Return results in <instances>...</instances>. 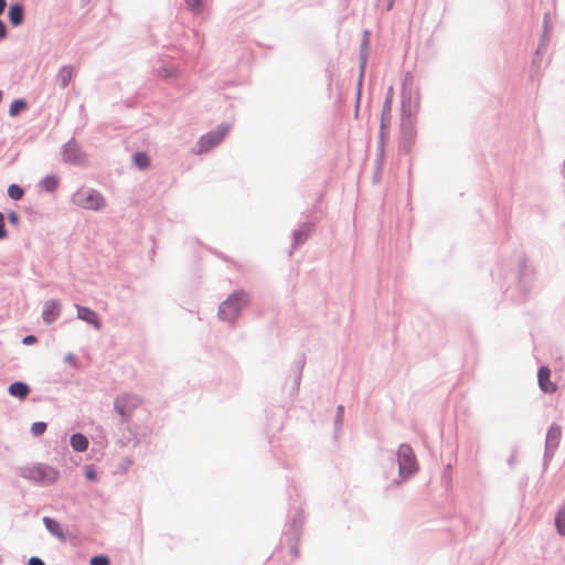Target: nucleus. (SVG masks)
I'll return each instance as SVG.
<instances>
[{"label":"nucleus","instance_id":"de8ad7c7","mask_svg":"<svg viewBox=\"0 0 565 565\" xmlns=\"http://www.w3.org/2000/svg\"><path fill=\"white\" fill-rule=\"evenodd\" d=\"M370 36V31L369 30H364L363 31V39H369Z\"/></svg>","mask_w":565,"mask_h":565},{"label":"nucleus","instance_id":"f8f14e48","mask_svg":"<svg viewBox=\"0 0 565 565\" xmlns=\"http://www.w3.org/2000/svg\"><path fill=\"white\" fill-rule=\"evenodd\" d=\"M402 147L408 151L416 137V127L414 118H401Z\"/></svg>","mask_w":565,"mask_h":565},{"label":"nucleus","instance_id":"ea45409f","mask_svg":"<svg viewBox=\"0 0 565 565\" xmlns=\"http://www.w3.org/2000/svg\"><path fill=\"white\" fill-rule=\"evenodd\" d=\"M8 36L7 24L0 19V41Z\"/></svg>","mask_w":565,"mask_h":565},{"label":"nucleus","instance_id":"79ce46f5","mask_svg":"<svg viewBox=\"0 0 565 565\" xmlns=\"http://www.w3.org/2000/svg\"><path fill=\"white\" fill-rule=\"evenodd\" d=\"M8 237V230L6 227V224H0V241Z\"/></svg>","mask_w":565,"mask_h":565},{"label":"nucleus","instance_id":"6e6552de","mask_svg":"<svg viewBox=\"0 0 565 565\" xmlns=\"http://www.w3.org/2000/svg\"><path fill=\"white\" fill-rule=\"evenodd\" d=\"M230 130L231 125L227 122H222L214 130L202 135L196 143L198 153H204L212 150L224 139Z\"/></svg>","mask_w":565,"mask_h":565},{"label":"nucleus","instance_id":"c9c22d12","mask_svg":"<svg viewBox=\"0 0 565 565\" xmlns=\"http://www.w3.org/2000/svg\"><path fill=\"white\" fill-rule=\"evenodd\" d=\"M84 476L85 478L88 480V481H92V482H96L98 480V475H97V471L95 470L94 466L93 465H87L85 466V472H84Z\"/></svg>","mask_w":565,"mask_h":565},{"label":"nucleus","instance_id":"c756f323","mask_svg":"<svg viewBox=\"0 0 565 565\" xmlns=\"http://www.w3.org/2000/svg\"><path fill=\"white\" fill-rule=\"evenodd\" d=\"M556 531L559 535L565 536V509H559L554 519Z\"/></svg>","mask_w":565,"mask_h":565},{"label":"nucleus","instance_id":"f704fd0d","mask_svg":"<svg viewBox=\"0 0 565 565\" xmlns=\"http://www.w3.org/2000/svg\"><path fill=\"white\" fill-rule=\"evenodd\" d=\"M89 565H110V558L105 554H97L90 557Z\"/></svg>","mask_w":565,"mask_h":565},{"label":"nucleus","instance_id":"cd10ccee","mask_svg":"<svg viewBox=\"0 0 565 565\" xmlns=\"http://www.w3.org/2000/svg\"><path fill=\"white\" fill-rule=\"evenodd\" d=\"M343 418H344V406L338 405L335 409V416L333 422V434L334 438H338L342 426H343Z\"/></svg>","mask_w":565,"mask_h":565},{"label":"nucleus","instance_id":"393cba45","mask_svg":"<svg viewBox=\"0 0 565 565\" xmlns=\"http://www.w3.org/2000/svg\"><path fill=\"white\" fill-rule=\"evenodd\" d=\"M58 184L60 180L55 174H49L39 182V186L47 193H53L58 188Z\"/></svg>","mask_w":565,"mask_h":565},{"label":"nucleus","instance_id":"9b49d317","mask_svg":"<svg viewBox=\"0 0 565 565\" xmlns=\"http://www.w3.org/2000/svg\"><path fill=\"white\" fill-rule=\"evenodd\" d=\"M62 158L65 163L78 164L83 158V151L75 140V138H71L67 142H65L62 147Z\"/></svg>","mask_w":565,"mask_h":565},{"label":"nucleus","instance_id":"c03bdc74","mask_svg":"<svg viewBox=\"0 0 565 565\" xmlns=\"http://www.w3.org/2000/svg\"><path fill=\"white\" fill-rule=\"evenodd\" d=\"M7 7V0H0V15L4 12Z\"/></svg>","mask_w":565,"mask_h":565},{"label":"nucleus","instance_id":"20e7f679","mask_svg":"<svg viewBox=\"0 0 565 565\" xmlns=\"http://www.w3.org/2000/svg\"><path fill=\"white\" fill-rule=\"evenodd\" d=\"M72 201L75 205L92 211H100L106 206L105 198L95 189L81 188L73 194Z\"/></svg>","mask_w":565,"mask_h":565},{"label":"nucleus","instance_id":"f3484780","mask_svg":"<svg viewBox=\"0 0 565 565\" xmlns=\"http://www.w3.org/2000/svg\"><path fill=\"white\" fill-rule=\"evenodd\" d=\"M367 49H369V39H362L361 49H360V76L358 81V93H356V104L359 105L361 97V88L364 76V71L367 62Z\"/></svg>","mask_w":565,"mask_h":565},{"label":"nucleus","instance_id":"8fccbe9b","mask_svg":"<svg viewBox=\"0 0 565 565\" xmlns=\"http://www.w3.org/2000/svg\"><path fill=\"white\" fill-rule=\"evenodd\" d=\"M81 2H82L83 6H86V4H88L90 2V0H81Z\"/></svg>","mask_w":565,"mask_h":565},{"label":"nucleus","instance_id":"dca6fc26","mask_svg":"<svg viewBox=\"0 0 565 565\" xmlns=\"http://www.w3.org/2000/svg\"><path fill=\"white\" fill-rule=\"evenodd\" d=\"M77 309V318L90 326H93L96 330H100L102 321L98 315L90 309L89 307L76 305Z\"/></svg>","mask_w":565,"mask_h":565},{"label":"nucleus","instance_id":"a18cd8bd","mask_svg":"<svg viewBox=\"0 0 565 565\" xmlns=\"http://www.w3.org/2000/svg\"><path fill=\"white\" fill-rule=\"evenodd\" d=\"M0 224H6V216L2 212H0Z\"/></svg>","mask_w":565,"mask_h":565},{"label":"nucleus","instance_id":"09e8293b","mask_svg":"<svg viewBox=\"0 0 565 565\" xmlns=\"http://www.w3.org/2000/svg\"><path fill=\"white\" fill-rule=\"evenodd\" d=\"M508 462H509V465H511V466H512V465H514V462H515L514 457H513V456H512V457H510V458H509V460H508Z\"/></svg>","mask_w":565,"mask_h":565},{"label":"nucleus","instance_id":"423d86ee","mask_svg":"<svg viewBox=\"0 0 565 565\" xmlns=\"http://www.w3.org/2000/svg\"><path fill=\"white\" fill-rule=\"evenodd\" d=\"M516 279V288L519 290V296L516 297L515 301L523 302L527 298L534 280V270L527 264L525 258H521L519 260Z\"/></svg>","mask_w":565,"mask_h":565},{"label":"nucleus","instance_id":"5701e85b","mask_svg":"<svg viewBox=\"0 0 565 565\" xmlns=\"http://www.w3.org/2000/svg\"><path fill=\"white\" fill-rule=\"evenodd\" d=\"M73 76H74V67L73 66H71V65L62 66L56 76L58 86L62 89L66 88L70 85Z\"/></svg>","mask_w":565,"mask_h":565},{"label":"nucleus","instance_id":"ddd939ff","mask_svg":"<svg viewBox=\"0 0 565 565\" xmlns=\"http://www.w3.org/2000/svg\"><path fill=\"white\" fill-rule=\"evenodd\" d=\"M392 119V105H391V98L385 97L382 114H381V121H380V147L383 149L385 139L387 137V131L390 129Z\"/></svg>","mask_w":565,"mask_h":565},{"label":"nucleus","instance_id":"3c124183","mask_svg":"<svg viewBox=\"0 0 565 565\" xmlns=\"http://www.w3.org/2000/svg\"><path fill=\"white\" fill-rule=\"evenodd\" d=\"M386 97H390V98L392 99V87H390V89H388V94H387V96H386Z\"/></svg>","mask_w":565,"mask_h":565},{"label":"nucleus","instance_id":"0eeeda50","mask_svg":"<svg viewBox=\"0 0 565 565\" xmlns=\"http://www.w3.org/2000/svg\"><path fill=\"white\" fill-rule=\"evenodd\" d=\"M420 107L419 89L413 92V87L402 85L401 90V118H414Z\"/></svg>","mask_w":565,"mask_h":565},{"label":"nucleus","instance_id":"bb28decb","mask_svg":"<svg viewBox=\"0 0 565 565\" xmlns=\"http://www.w3.org/2000/svg\"><path fill=\"white\" fill-rule=\"evenodd\" d=\"M550 33H551L550 15H548V13H546L543 19V33L539 41L540 49H547L548 42H550Z\"/></svg>","mask_w":565,"mask_h":565},{"label":"nucleus","instance_id":"49530a36","mask_svg":"<svg viewBox=\"0 0 565 565\" xmlns=\"http://www.w3.org/2000/svg\"><path fill=\"white\" fill-rule=\"evenodd\" d=\"M394 1L390 0L386 4V10H391L393 8Z\"/></svg>","mask_w":565,"mask_h":565},{"label":"nucleus","instance_id":"37998d69","mask_svg":"<svg viewBox=\"0 0 565 565\" xmlns=\"http://www.w3.org/2000/svg\"><path fill=\"white\" fill-rule=\"evenodd\" d=\"M65 361L70 364H75L76 362V356L73 354V353H68L66 356H65Z\"/></svg>","mask_w":565,"mask_h":565},{"label":"nucleus","instance_id":"4468645a","mask_svg":"<svg viewBox=\"0 0 565 565\" xmlns=\"http://www.w3.org/2000/svg\"><path fill=\"white\" fill-rule=\"evenodd\" d=\"M61 309L62 305L60 300L51 299L46 301L42 311V319L44 323L52 324L55 322L61 315Z\"/></svg>","mask_w":565,"mask_h":565},{"label":"nucleus","instance_id":"39448f33","mask_svg":"<svg viewBox=\"0 0 565 565\" xmlns=\"http://www.w3.org/2000/svg\"><path fill=\"white\" fill-rule=\"evenodd\" d=\"M398 473L403 479H408L418 470L417 460L412 447L408 444H401L397 452Z\"/></svg>","mask_w":565,"mask_h":565},{"label":"nucleus","instance_id":"7ed1b4c3","mask_svg":"<svg viewBox=\"0 0 565 565\" xmlns=\"http://www.w3.org/2000/svg\"><path fill=\"white\" fill-rule=\"evenodd\" d=\"M19 475L23 479L30 480L41 487L55 483L60 477L58 470L46 463H35L21 467L19 469Z\"/></svg>","mask_w":565,"mask_h":565},{"label":"nucleus","instance_id":"4c0bfd02","mask_svg":"<svg viewBox=\"0 0 565 565\" xmlns=\"http://www.w3.org/2000/svg\"><path fill=\"white\" fill-rule=\"evenodd\" d=\"M38 342V338L34 334H28L22 339L24 345H31Z\"/></svg>","mask_w":565,"mask_h":565},{"label":"nucleus","instance_id":"a19ab883","mask_svg":"<svg viewBox=\"0 0 565 565\" xmlns=\"http://www.w3.org/2000/svg\"><path fill=\"white\" fill-rule=\"evenodd\" d=\"M412 84H413V75H412L411 72H407L404 75V79H403L402 85H406V86H411L412 87Z\"/></svg>","mask_w":565,"mask_h":565},{"label":"nucleus","instance_id":"e433bc0d","mask_svg":"<svg viewBox=\"0 0 565 565\" xmlns=\"http://www.w3.org/2000/svg\"><path fill=\"white\" fill-rule=\"evenodd\" d=\"M7 217H8V221H9V223L11 225H14V226L19 225V223H20V215L17 212L10 211L8 213V215H7Z\"/></svg>","mask_w":565,"mask_h":565},{"label":"nucleus","instance_id":"c85d7f7f","mask_svg":"<svg viewBox=\"0 0 565 565\" xmlns=\"http://www.w3.org/2000/svg\"><path fill=\"white\" fill-rule=\"evenodd\" d=\"M134 163L140 170H145L150 166V158L146 152L137 151L132 156Z\"/></svg>","mask_w":565,"mask_h":565},{"label":"nucleus","instance_id":"412c9836","mask_svg":"<svg viewBox=\"0 0 565 565\" xmlns=\"http://www.w3.org/2000/svg\"><path fill=\"white\" fill-rule=\"evenodd\" d=\"M43 524H44L46 531L50 534H52L53 536L61 539V540L65 539V533L62 529V525L56 519L51 518V516H44Z\"/></svg>","mask_w":565,"mask_h":565},{"label":"nucleus","instance_id":"473e14b6","mask_svg":"<svg viewBox=\"0 0 565 565\" xmlns=\"http://www.w3.org/2000/svg\"><path fill=\"white\" fill-rule=\"evenodd\" d=\"M547 49H540V44H537L536 51L534 53V56L532 58V71L536 72L537 68H540L542 55L546 52Z\"/></svg>","mask_w":565,"mask_h":565},{"label":"nucleus","instance_id":"a211bd4d","mask_svg":"<svg viewBox=\"0 0 565 565\" xmlns=\"http://www.w3.org/2000/svg\"><path fill=\"white\" fill-rule=\"evenodd\" d=\"M8 19L12 26H20L25 19L24 6L22 2H13L8 10Z\"/></svg>","mask_w":565,"mask_h":565},{"label":"nucleus","instance_id":"2eb2a0df","mask_svg":"<svg viewBox=\"0 0 565 565\" xmlns=\"http://www.w3.org/2000/svg\"><path fill=\"white\" fill-rule=\"evenodd\" d=\"M537 382L542 392L546 394H552L557 390V385L551 381V370L546 365H541L539 367Z\"/></svg>","mask_w":565,"mask_h":565},{"label":"nucleus","instance_id":"2f4dec72","mask_svg":"<svg viewBox=\"0 0 565 565\" xmlns=\"http://www.w3.org/2000/svg\"><path fill=\"white\" fill-rule=\"evenodd\" d=\"M188 9L194 13L200 14L204 9L203 0H184Z\"/></svg>","mask_w":565,"mask_h":565},{"label":"nucleus","instance_id":"1a4fd4ad","mask_svg":"<svg viewBox=\"0 0 565 565\" xmlns=\"http://www.w3.org/2000/svg\"><path fill=\"white\" fill-rule=\"evenodd\" d=\"M562 438V427L552 423L547 429L545 437L544 455H543V471L545 472L552 461L555 451L557 450Z\"/></svg>","mask_w":565,"mask_h":565},{"label":"nucleus","instance_id":"a878e982","mask_svg":"<svg viewBox=\"0 0 565 565\" xmlns=\"http://www.w3.org/2000/svg\"><path fill=\"white\" fill-rule=\"evenodd\" d=\"M29 104L24 98H15L9 106V115L11 117H18L22 111L26 110Z\"/></svg>","mask_w":565,"mask_h":565},{"label":"nucleus","instance_id":"aec40b11","mask_svg":"<svg viewBox=\"0 0 565 565\" xmlns=\"http://www.w3.org/2000/svg\"><path fill=\"white\" fill-rule=\"evenodd\" d=\"M30 392L31 388L29 384L23 381H14L8 387V393L21 401L25 399Z\"/></svg>","mask_w":565,"mask_h":565},{"label":"nucleus","instance_id":"4be33fe9","mask_svg":"<svg viewBox=\"0 0 565 565\" xmlns=\"http://www.w3.org/2000/svg\"><path fill=\"white\" fill-rule=\"evenodd\" d=\"M70 445L74 451L82 452L88 448V438L82 433H74L70 437Z\"/></svg>","mask_w":565,"mask_h":565},{"label":"nucleus","instance_id":"f257e3e1","mask_svg":"<svg viewBox=\"0 0 565 565\" xmlns=\"http://www.w3.org/2000/svg\"><path fill=\"white\" fill-rule=\"evenodd\" d=\"M294 509V514L288 516L285 524L279 546H282V544L286 543L290 554L297 557L299 555L298 543L302 534L305 518L301 507H295Z\"/></svg>","mask_w":565,"mask_h":565},{"label":"nucleus","instance_id":"9d476101","mask_svg":"<svg viewBox=\"0 0 565 565\" xmlns=\"http://www.w3.org/2000/svg\"><path fill=\"white\" fill-rule=\"evenodd\" d=\"M140 403L141 399L137 395L125 393L115 398L114 409L120 415L122 422H127Z\"/></svg>","mask_w":565,"mask_h":565},{"label":"nucleus","instance_id":"58836bf2","mask_svg":"<svg viewBox=\"0 0 565 565\" xmlns=\"http://www.w3.org/2000/svg\"><path fill=\"white\" fill-rule=\"evenodd\" d=\"M28 565H45V562L39 556H31L28 561Z\"/></svg>","mask_w":565,"mask_h":565},{"label":"nucleus","instance_id":"72a5a7b5","mask_svg":"<svg viewBox=\"0 0 565 565\" xmlns=\"http://www.w3.org/2000/svg\"><path fill=\"white\" fill-rule=\"evenodd\" d=\"M47 424L45 422H35L31 425V433L34 437H39L45 433Z\"/></svg>","mask_w":565,"mask_h":565},{"label":"nucleus","instance_id":"b1692460","mask_svg":"<svg viewBox=\"0 0 565 565\" xmlns=\"http://www.w3.org/2000/svg\"><path fill=\"white\" fill-rule=\"evenodd\" d=\"M295 363H296V373H295V379H294V382H292V385L290 388L291 395L297 394L299 391L300 381H301V376H302V369L306 363L305 355L301 354Z\"/></svg>","mask_w":565,"mask_h":565},{"label":"nucleus","instance_id":"603ef678","mask_svg":"<svg viewBox=\"0 0 565 565\" xmlns=\"http://www.w3.org/2000/svg\"><path fill=\"white\" fill-rule=\"evenodd\" d=\"M2 97H3V93H2V90H0V102L2 100Z\"/></svg>","mask_w":565,"mask_h":565},{"label":"nucleus","instance_id":"6ab92c4d","mask_svg":"<svg viewBox=\"0 0 565 565\" xmlns=\"http://www.w3.org/2000/svg\"><path fill=\"white\" fill-rule=\"evenodd\" d=\"M313 230H315L313 223H311V222L302 223L299 228H297L292 232V245L295 247H297V246L303 244L308 239L310 234L313 232Z\"/></svg>","mask_w":565,"mask_h":565},{"label":"nucleus","instance_id":"7c9ffc66","mask_svg":"<svg viewBox=\"0 0 565 565\" xmlns=\"http://www.w3.org/2000/svg\"><path fill=\"white\" fill-rule=\"evenodd\" d=\"M8 196L14 201L21 200L24 195V189L17 183H12L7 190Z\"/></svg>","mask_w":565,"mask_h":565},{"label":"nucleus","instance_id":"f03ea898","mask_svg":"<svg viewBox=\"0 0 565 565\" xmlns=\"http://www.w3.org/2000/svg\"><path fill=\"white\" fill-rule=\"evenodd\" d=\"M250 296L247 291L238 289L233 291L218 306L217 316L221 320L234 324L242 310L249 303Z\"/></svg>","mask_w":565,"mask_h":565}]
</instances>
